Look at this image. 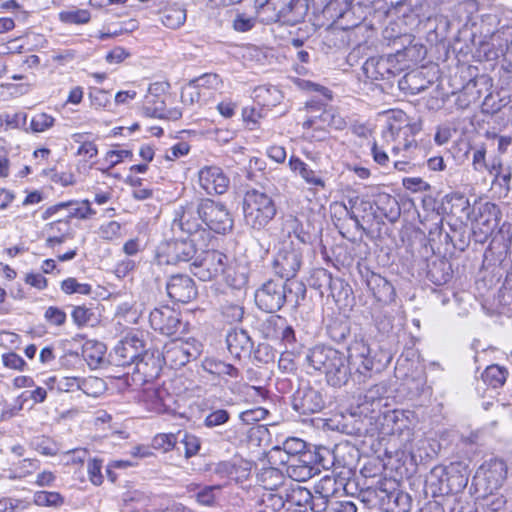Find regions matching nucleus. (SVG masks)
<instances>
[{
    "label": "nucleus",
    "instance_id": "nucleus-29",
    "mask_svg": "<svg viewBox=\"0 0 512 512\" xmlns=\"http://www.w3.org/2000/svg\"><path fill=\"white\" fill-rule=\"evenodd\" d=\"M452 274L451 263L445 258L436 259L428 264L427 278L437 286L449 282Z\"/></svg>",
    "mask_w": 512,
    "mask_h": 512
},
{
    "label": "nucleus",
    "instance_id": "nucleus-44",
    "mask_svg": "<svg viewBox=\"0 0 512 512\" xmlns=\"http://www.w3.org/2000/svg\"><path fill=\"white\" fill-rule=\"evenodd\" d=\"M415 426V414L410 410H402L399 417V422L394 427V435L403 438V441L409 442L413 436V429Z\"/></svg>",
    "mask_w": 512,
    "mask_h": 512
},
{
    "label": "nucleus",
    "instance_id": "nucleus-52",
    "mask_svg": "<svg viewBox=\"0 0 512 512\" xmlns=\"http://www.w3.org/2000/svg\"><path fill=\"white\" fill-rule=\"evenodd\" d=\"M332 279L333 276L328 270L324 268H317L312 272L310 276V285L311 287L319 290L323 295L324 290L327 291L328 285H331Z\"/></svg>",
    "mask_w": 512,
    "mask_h": 512
},
{
    "label": "nucleus",
    "instance_id": "nucleus-42",
    "mask_svg": "<svg viewBox=\"0 0 512 512\" xmlns=\"http://www.w3.org/2000/svg\"><path fill=\"white\" fill-rule=\"evenodd\" d=\"M388 392L387 384L384 382L371 386L364 394L361 406L370 405L371 412L380 409L385 394Z\"/></svg>",
    "mask_w": 512,
    "mask_h": 512
},
{
    "label": "nucleus",
    "instance_id": "nucleus-20",
    "mask_svg": "<svg viewBox=\"0 0 512 512\" xmlns=\"http://www.w3.org/2000/svg\"><path fill=\"white\" fill-rule=\"evenodd\" d=\"M341 354L342 352L332 347L316 345L307 352L306 361L314 370L325 374Z\"/></svg>",
    "mask_w": 512,
    "mask_h": 512
},
{
    "label": "nucleus",
    "instance_id": "nucleus-54",
    "mask_svg": "<svg viewBox=\"0 0 512 512\" xmlns=\"http://www.w3.org/2000/svg\"><path fill=\"white\" fill-rule=\"evenodd\" d=\"M425 26L429 29V32L435 33L437 37H444L449 29L450 23L446 16L434 15L427 18Z\"/></svg>",
    "mask_w": 512,
    "mask_h": 512
},
{
    "label": "nucleus",
    "instance_id": "nucleus-38",
    "mask_svg": "<svg viewBox=\"0 0 512 512\" xmlns=\"http://www.w3.org/2000/svg\"><path fill=\"white\" fill-rule=\"evenodd\" d=\"M450 228L451 232H445L444 234L440 232V236H443L444 241L451 243L455 249L465 251L470 242V233L467 227L463 224H459L458 226H451Z\"/></svg>",
    "mask_w": 512,
    "mask_h": 512
},
{
    "label": "nucleus",
    "instance_id": "nucleus-24",
    "mask_svg": "<svg viewBox=\"0 0 512 512\" xmlns=\"http://www.w3.org/2000/svg\"><path fill=\"white\" fill-rule=\"evenodd\" d=\"M155 359L152 355H149L145 350L141 357H139L133 369V373L131 376L132 381L135 384H143L145 382L150 381L158 374V370L155 367Z\"/></svg>",
    "mask_w": 512,
    "mask_h": 512
},
{
    "label": "nucleus",
    "instance_id": "nucleus-7",
    "mask_svg": "<svg viewBox=\"0 0 512 512\" xmlns=\"http://www.w3.org/2000/svg\"><path fill=\"white\" fill-rule=\"evenodd\" d=\"M421 129V123L410 122L403 111H393L384 136L386 139L391 138L396 143L392 148L393 154L397 155L400 151L409 154L413 149L417 148L415 135Z\"/></svg>",
    "mask_w": 512,
    "mask_h": 512
},
{
    "label": "nucleus",
    "instance_id": "nucleus-57",
    "mask_svg": "<svg viewBox=\"0 0 512 512\" xmlns=\"http://www.w3.org/2000/svg\"><path fill=\"white\" fill-rule=\"evenodd\" d=\"M61 290L66 294L89 295L92 292V287L90 284L79 283L75 278L69 277L62 281Z\"/></svg>",
    "mask_w": 512,
    "mask_h": 512
},
{
    "label": "nucleus",
    "instance_id": "nucleus-62",
    "mask_svg": "<svg viewBox=\"0 0 512 512\" xmlns=\"http://www.w3.org/2000/svg\"><path fill=\"white\" fill-rule=\"evenodd\" d=\"M256 21L257 16L253 17L245 13H237L233 20L232 27L237 32H248L255 27Z\"/></svg>",
    "mask_w": 512,
    "mask_h": 512
},
{
    "label": "nucleus",
    "instance_id": "nucleus-6",
    "mask_svg": "<svg viewBox=\"0 0 512 512\" xmlns=\"http://www.w3.org/2000/svg\"><path fill=\"white\" fill-rule=\"evenodd\" d=\"M498 22L496 15H484L482 18L481 34L483 39L479 41L476 55L486 61L503 57L506 62L509 40L512 38V27L503 26L496 32H491L489 27Z\"/></svg>",
    "mask_w": 512,
    "mask_h": 512
},
{
    "label": "nucleus",
    "instance_id": "nucleus-61",
    "mask_svg": "<svg viewBox=\"0 0 512 512\" xmlns=\"http://www.w3.org/2000/svg\"><path fill=\"white\" fill-rule=\"evenodd\" d=\"M201 90L200 87L191 80L181 91V101L184 104L193 105L200 101Z\"/></svg>",
    "mask_w": 512,
    "mask_h": 512
},
{
    "label": "nucleus",
    "instance_id": "nucleus-56",
    "mask_svg": "<svg viewBox=\"0 0 512 512\" xmlns=\"http://www.w3.org/2000/svg\"><path fill=\"white\" fill-rule=\"evenodd\" d=\"M221 314L229 323L240 322L244 316V308L238 303L226 302L221 306Z\"/></svg>",
    "mask_w": 512,
    "mask_h": 512
},
{
    "label": "nucleus",
    "instance_id": "nucleus-34",
    "mask_svg": "<svg viewBox=\"0 0 512 512\" xmlns=\"http://www.w3.org/2000/svg\"><path fill=\"white\" fill-rule=\"evenodd\" d=\"M97 386L99 389L103 386V381L97 377H89L87 379H78L75 377L65 378L59 384V389L65 391H72L74 387L83 391V393L97 397V391H91L90 387Z\"/></svg>",
    "mask_w": 512,
    "mask_h": 512
},
{
    "label": "nucleus",
    "instance_id": "nucleus-39",
    "mask_svg": "<svg viewBox=\"0 0 512 512\" xmlns=\"http://www.w3.org/2000/svg\"><path fill=\"white\" fill-rule=\"evenodd\" d=\"M326 333L332 341L343 343L350 335V322L343 317H334L329 320Z\"/></svg>",
    "mask_w": 512,
    "mask_h": 512
},
{
    "label": "nucleus",
    "instance_id": "nucleus-35",
    "mask_svg": "<svg viewBox=\"0 0 512 512\" xmlns=\"http://www.w3.org/2000/svg\"><path fill=\"white\" fill-rule=\"evenodd\" d=\"M61 208L68 209V217H76L81 219H86L91 215L95 214V212L90 207V202L88 200H83L81 202L78 201H68L57 204L53 207L47 209V214H53L57 210Z\"/></svg>",
    "mask_w": 512,
    "mask_h": 512
},
{
    "label": "nucleus",
    "instance_id": "nucleus-37",
    "mask_svg": "<svg viewBox=\"0 0 512 512\" xmlns=\"http://www.w3.org/2000/svg\"><path fill=\"white\" fill-rule=\"evenodd\" d=\"M284 490L286 503L299 507H308L312 492L305 487L297 484H290Z\"/></svg>",
    "mask_w": 512,
    "mask_h": 512
},
{
    "label": "nucleus",
    "instance_id": "nucleus-58",
    "mask_svg": "<svg viewBox=\"0 0 512 512\" xmlns=\"http://www.w3.org/2000/svg\"><path fill=\"white\" fill-rule=\"evenodd\" d=\"M230 420V413L226 409H212L204 419V426L215 428L226 424Z\"/></svg>",
    "mask_w": 512,
    "mask_h": 512
},
{
    "label": "nucleus",
    "instance_id": "nucleus-17",
    "mask_svg": "<svg viewBox=\"0 0 512 512\" xmlns=\"http://www.w3.org/2000/svg\"><path fill=\"white\" fill-rule=\"evenodd\" d=\"M144 349V342L137 336H126L109 354V363L118 367H129L142 356Z\"/></svg>",
    "mask_w": 512,
    "mask_h": 512
},
{
    "label": "nucleus",
    "instance_id": "nucleus-19",
    "mask_svg": "<svg viewBox=\"0 0 512 512\" xmlns=\"http://www.w3.org/2000/svg\"><path fill=\"white\" fill-rule=\"evenodd\" d=\"M164 83H153L149 86L143 100V113L147 117L161 118L166 116L164 100Z\"/></svg>",
    "mask_w": 512,
    "mask_h": 512
},
{
    "label": "nucleus",
    "instance_id": "nucleus-53",
    "mask_svg": "<svg viewBox=\"0 0 512 512\" xmlns=\"http://www.w3.org/2000/svg\"><path fill=\"white\" fill-rule=\"evenodd\" d=\"M284 228L289 237L293 234L301 243L309 242L310 234L304 231L301 222L296 217L288 216L284 222Z\"/></svg>",
    "mask_w": 512,
    "mask_h": 512
},
{
    "label": "nucleus",
    "instance_id": "nucleus-46",
    "mask_svg": "<svg viewBox=\"0 0 512 512\" xmlns=\"http://www.w3.org/2000/svg\"><path fill=\"white\" fill-rule=\"evenodd\" d=\"M283 320L284 317L279 315H272L263 320L258 327L262 337L267 340L277 341L280 329H282Z\"/></svg>",
    "mask_w": 512,
    "mask_h": 512
},
{
    "label": "nucleus",
    "instance_id": "nucleus-30",
    "mask_svg": "<svg viewBox=\"0 0 512 512\" xmlns=\"http://www.w3.org/2000/svg\"><path fill=\"white\" fill-rule=\"evenodd\" d=\"M106 345L102 342L89 340L82 347V357L90 368L96 369L105 363Z\"/></svg>",
    "mask_w": 512,
    "mask_h": 512
},
{
    "label": "nucleus",
    "instance_id": "nucleus-11",
    "mask_svg": "<svg viewBox=\"0 0 512 512\" xmlns=\"http://www.w3.org/2000/svg\"><path fill=\"white\" fill-rule=\"evenodd\" d=\"M197 213L202 222L218 234H225L233 227V220L228 210L220 202L202 199L198 204Z\"/></svg>",
    "mask_w": 512,
    "mask_h": 512
},
{
    "label": "nucleus",
    "instance_id": "nucleus-64",
    "mask_svg": "<svg viewBox=\"0 0 512 512\" xmlns=\"http://www.w3.org/2000/svg\"><path fill=\"white\" fill-rule=\"evenodd\" d=\"M282 449L288 456L295 458L306 449V442L300 438L290 437L283 442Z\"/></svg>",
    "mask_w": 512,
    "mask_h": 512
},
{
    "label": "nucleus",
    "instance_id": "nucleus-8",
    "mask_svg": "<svg viewBox=\"0 0 512 512\" xmlns=\"http://www.w3.org/2000/svg\"><path fill=\"white\" fill-rule=\"evenodd\" d=\"M243 213L248 225L261 229L274 218L276 206L268 194H245Z\"/></svg>",
    "mask_w": 512,
    "mask_h": 512
},
{
    "label": "nucleus",
    "instance_id": "nucleus-15",
    "mask_svg": "<svg viewBox=\"0 0 512 512\" xmlns=\"http://www.w3.org/2000/svg\"><path fill=\"white\" fill-rule=\"evenodd\" d=\"M292 407L301 415H311L321 412L326 405V399L321 390L302 383L292 395Z\"/></svg>",
    "mask_w": 512,
    "mask_h": 512
},
{
    "label": "nucleus",
    "instance_id": "nucleus-51",
    "mask_svg": "<svg viewBox=\"0 0 512 512\" xmlns=\"http://www.w3.org/2000/svg\"><path fill=\"white\" fill-rule=\"evenodd\" d=\"M34 502L38 506L60 507L64 503V497L58 492L38 491L34 495Z\"/></svg>",
    "mask_w": 512,
    "mask_h": 512
},
{
    "label": "nucleus",
    "instance_id": "nucleus-28",
    "mask_svg": "<svg viewBox=\"0 0 512 512\" xmlns=\"http://www.w3.org/2000/svg\"><path fill=\"white\" fill-rule=\"evenodd\" d=\"M257 478L265 491H280L288 486L284 474L275 467L262 468L258 472Z\"/></svg>",
    "mask_w": 512,
    "mask_h": 512
},
{
    "label": "nucleus",
    "instance_id": "nucleus-31",
    "mask_svg": "<svg viewBox=\"0 0 512 512\" xmlns=\"http://www.w3.org/2000/svg\"><path fill=\"white\" fill-rule=\"evenodd\" d=\"M286 503L284 490L265 491L256 502V512H278Z\"/></svg>",
    "mask_w": 512,
    "mask_h": 512
},
{
    "label": "nucleus",
    "instance_id": "nucleus-12",
    "mask_svg": "<svg viewBox=\"0 0 512 512\" xmlns=\"http://www.w3.org/2000/svg\"><path fill=\"white\" fill-rule=\"evenodd\" d=\"M357 270L367 290L377 302L387 305L395 300V288L385 277L375 273L368 266L361 263H358Z\"/></svg>",
    "mask_w": 512,
    "mask_h": 512
},
{
    "label": "nucleus",
    "instance_id": "nucleus-63",
    "mask_svg": "<svg viewBox=\"0 0 512 512\" xmlns=\"http://www.w3.org/2000/svg\"><path fill=\"white\" fill-rule=\"evenodd\" d=\"M281 326L282 329H280L279 338L277 341L284 345L285 348H294L297 343L294 328L287 323V320L285 318Z\"/></svg>",
    "mask_w": 512,
    "mask_h": 512
},
{
    "label": "nucleus",
    "instance_id": "nucleus-21",
    "mask_svg": "<svg viewBox=\"0 0 512 512\" xmlns=\"http://www.w3.org/2000/svg\"><path fill=\"white\" fill-rule=\"evenodd\" d=\"M200 187L206 192H226L229 178L217 166H206L198 173Z\"/></svg>",
    "mask_w": 512,
    "mask_h": 512
},
{
    "label": "nucleus",
    "instance_id": "nucleus-25",
    "mask_svg": "<svg viewBox=\"0 0 512 512\" xmlns=\"http://www.w3.org/2000/svg\"><path fill=\"white\" fill-rule=\"evenodd\" d=\"M391 480H379L375 486H369L359 492V499L367 507L372 508L377 505L383 506L384 497H387V486H393Z\"/></svg>",
    "mask_w": 512,
    "mask_h": 512
},
{
    "label": "nucleus",
    "instance_id": "nucleus-26",
    "mask_svg": "<svg viewBox=\"0 0 512 512\" xmlns=\"http://www.w3.org/2000/svg\"><path fill=\"white\" fill-rule=\"evenodd\" d=\"M412 499L408 493L396 489L393 486H387V497H384L383 506L388 512H409Z\"/></svg>",
    "mask_w": 512,
    "mask_h": 512
},
{
    "label": "nucleus",
    "instance_id": "nucleus-22",
    "mask_svg": "<svg viewBox=\"0 0 512 512\" xmlns=\"http://www.w3.org/2000/svg\"><path fill=\"white\" fill-rule=\"evenodd\" d=\"M226 344L230 354L237 359L249 357L254 345L248 332L237 328L228 331Z\"/></svg>",
    "mask_w": 512,
    "mask_h": 512
},
{
    "label": "nucleus",
    "instance_id": "nucleus-4",
    "mask_svg": "<svg viewBox=\"0 0 512 512\" xmlns=\"http://www.w3.org/2000/svg\"><path fill=\"white\" fill-rule=\"evenodd\" d=\"M377 196V200H370L358 195L349 199V208L344 204V209L350 218L355 220L357 226L360 225V219L370 221L386 217L393 220L399 216L400 208L395 198L390 194H377Z\"/></svg>",
    "mask_w": 512,
    "mask_h": 512
},
{
    "label": "nucleus",
    "instance_id": "nucleus-45",
    "mask_svg": "<svg viewBox=\"0 0 512 512\" xmlns=\"http://www.w3.org/2000/svg\"><path fill=\"white\" fill-rule=\"evenodd\" d=\"M167 396L168 393L165 389H146L143 393V400L150 403L148 408L151 411L163 413L168 407L165 399Z\"/></svg>",
    "mask_w": 512,
    "mask_h": 512
},
{
    "label": "nucleus",
    "instance_id": "nucleus-2",
    "mask_svg": "<svg viewBox=\"0 0 512 512\" xmlns=\"http://www.w3.org/2000/svg\"><path fill=\"white\" fill-rule=\"evenodd\" d=\"M306 286L301 281L286 282L282 279H270L256 290L255 303L259 309L275 313L282 309L285 303L297 307L305 299Z\"/></svg>",
    "mask_w": 512,
    "mask_h": 512
},
{
    "label": "nucleus",
    "instance_id": "nucleus-36",
    "mask_svg": "<svg viewBox=\"0 0 512 512\" xmlns=\"http://www.w3.org/2000/svg\"><path fill=\"white\" fill-rule=\"evenodd\" d=\"M203 368L206 372L222 378L229 377L235 379L240 376L238 368L232 364L214 358L206 359L203 362Z\"/></svg>",
    "mask_w": 512,
    "mask_h": 512
},
{
    "label": "nucleus",
    "instance_id": "nucleus-43",
    "mask_svg": "<svg viewBox=\"0 0 512 512\" xmlns=\"http://www.w3.org/2000/svg\"><path fill=\"white\" fill-rule=\"evenodd\" d=\"M317 468H311L308 465H302L291 458L287 460L286 473L288 478L296 482H304L316 474Z\"/></svg>",
    "mask_w": 512,
    "mask_h": 512
},
{
    "label": "nucleus",
    "instance_id": "nucleus-16",
    "mask_svg": "<svg viewBox=\"0 0 512 512\" xmlns=\"http://www.w3.org/2000/svg\"><path fill=\"white\" fill-rule=\"evenodd\" d=\"M302 258L301 249L292 242L283 244L274 258L273 269L282 280L292 282L302 265Z\"/></svg>",
    "mask_w": 512,
    "mask_h": 512
},
{
    "label": "nucleus",
    "instance_id": "nucleus-47",
    "mask_svg": "<svg viewBox=\"0 0 512 512\" xmlns=\"http://www.w3.org/2000/svg\"><path fill=\"white\" fill-rule=\"evenodd\" d=\"M508 371L506 368L493 364L488 366L482 373L483 381L492 388H499L504 385Z\"/></svg>",
    "mask_w": 512,
    "mask_h": 512
},
{
    "label": "nucleus",
    "instance_id": "nucleus-32",
    "mask_svg": "<svg viewBox=\"0 0 512 512\" xmlns=\"http://www.w3.org/2000/svg\"><path fill=\"white\" fill-rule=\"evenodd\" d=\"M327 292L340 306H349L353 301V291L351 286L341 278H334L331 280V285H328Z\"/></svg>",
    "mask_w": 512,
    "mask_h": 512
},
{
    "label": "nucleus",
    "instance_id": "nucleus-60",
    "mask_svg": "<svg viewBox=\"0 0 512 512\" xmlns=\"http://www.w3.org/2000/svg\"><path fill=\"white\" fill-rule=\"evenodd\" d=\"M213 473L221 479H238V466L230 461H222L215 465Z\"/></svg>",
    "mask_w": 512,
    "mask_h": 512
},
{
    "label": "nucleus",
    "instance_id": "nucleus-23",
    "mask_svg": "<svg viewBox=\"0 0 512 512\" xmlns=\"http://www.w3.org/2000/svg\"><path fill=\"white\" fill-rule=\"evenodd\" d=\"M197 249L192 239L175 240L168 246V262L179 264L189 262L196 256Z\"/></svg>",
    "mask_w": 512,
    "mask_h": 512
},
{
    "label": "nucleus",
    "instance_id": "nucleus-1",
    "mask_svg": "<svg viewBox=\"0 0 512 512\" xmlns=\"http://www.w3.org/2000/svg\"><path fill=\"white\" fill-rule=\"evenodd\" d=\"M348 355L343 353L334 360L325 373L330 386L346 385L354 374L358 382H364L373 374L383 371L391 362L392 355L382 348L372 349L362 336H355L347 347Z\"/></svg>",
    "mask_w": 512,
    "mask_h": 512
},
{
    "label": "nucleus",
    "instance_id": "nucleus-48",
    "mask_svg": "<svg viewBox=\"0 0 512 512\" xmlns=\"http://www.w3.org/2000/svg\"><path fill=\"white\" fill-rule=\"evenodd\" d=\"M91 19V14L87 9L70 7L59 13V20L64 24L82 25L87 24Z\"/></svg>",
    "mask_w": 512,
    "mask_h": 512
},
{
    "label": "nucleus",
    "instance_id": "nucleus-40",
    "mask_svg": "<svg viewBox=\"0 0 512 512\" xmlns=\"http://www.w3.org/2000/svg\"><path fill=\"white\" fill-rule=\"evenodd\" d=\"M161 21L170 29L181 27L186 21V9L179 4H173L162 11Z\"/></svg>",
    "mask_w": 512,
    "mask_h": 512
},
{
    "label": "nucleus",
    "instance_id": "nucleus-41",
    "mask_svg": "<svg viewBox=\"0 0 512 512\" xmlns=\"http://www.w3.org/2000/svg\"><path fill=\"white\" fill-rule=\"evenodd\" d=\"M353 1L354 0H331L320 7L327 18L336 21L344 18L350 12Z\"/></svg>",
    "mask_w": 512,
    "mask_h": 512
},
{
    "label": "nucleus",
    "instance_id": "nucleus-14",
    "mask_svg": "<svg viewBox=\"0 0 512 512\" xmlns=\"http://www.w3.org/2000/svg\"><path fill=\"white\" fill-rule=\"evenodd\" d=\"M149 323L153 330L166 336H173L186 330L181 313L167 305L154 308L149 314Z\"/></svg>",
    "mask_w": 512,
    "mask_h": 512
},
{
    "label": "nucleus",
    "instance_id": "nucleus-49",
    "mask_svg": "<svg viewBox=\"0 0 512 512\" xmlns=\"http://www.w3.org/2000/svg\"><path fill=\"white\" fill-rule=\"evenodd\" d=\"M383 37L389 41V44L392 43L395 45L397 42H400L403 47H405V42L409 44L412 42V36L406 32H402L398 22L389 23L383 30Z\"/></svg>",
    "mask_w": 512,
    "mask_h": 512
},
{
    "label": "nucleus",
    "instance_id": "nucleus-33",
    "mask_svg": "<svg viewBox=\"0 0 512 512\" xmlns=\"http://www.w3.org/2000/svg\"><path fill=\"white\" fill-rule=\"evenodd\" d=\"M484 469V478L488 481L492 488H498L502 485L507 476V465L501 459H492Z\"/></svg>",
    "mask_w": 512,
    "mask_h": 512
},
{
    "label": "nucleus",
    "instance_id": "nucleus-55",
    "mask_svg": "<svg viewBox=\"0 0 512 512\" xmlns=\"http://www.w3.org/2000/svg\"><path fill=\"white\" fill-rule=\"evenodd\" d=\"M55 118L47 113L35 114L30 122V129L33 133H42L54 126Z\"/></svg>",
    "mask_w": 512,
    "mask_h": 512
},
{
    "label": "nucleus",
    "instance_id": "nucleus-5",
    "mask_svg": "<svg viewBox=\"0 0 512 512\" xmlns=\"http://www.w3.org/2000/svg\"><path fill=\"white\" fill-rule=\"evenodd\" d=\"M308 9V0H266L257 6L256 16L265 24L281 22L293 26L305 18Z\"/></svg>",
    "mask_w": 512,
    "mask_h": 512
},
{
    "label": "nucleus",
    "instance_id": "nucleus-9",
    "mask_svg": "<svg viewBox=\"0 0 512 512\" xmlns=\"http://www.w3.org/2000/svg\"><path fill=\"white\" fill-rule=\"evenodd\" d=\"M202 345L195 339H174L166 343L162 350L164 363L172 369L185 366L201 354Z\"/></svg>",
    "mask_w": 512,
    "mask_h": 512
},
{
    "label": "nucleus",
    "instance_id": "nucleus-27",
    "mask_svg": "<svg viewBox=\"0 0 512 512\" xmlns=\"http://www.w3.org/2000/svg\"><path fill=\"white\" fill-rule=\"evenodd\" d=\"M432 84L430 80H427L421 71H411L405 74L398 81V87L405 94L417 95Z\"/></svg>",
    "mask_w": 512,
    "mask_h": 512
},
{
    "label": "nucleus",
    "instance_id": "nucleus-10",
    "mask_svg": "<svg viewBox=\"0 0 512 512\" xmlns=\"http://www.w3.org/2000/svg\"><path fill=\"white\" fill-rule=\"evenodd\" d=\"M481 209L480 218L477 220L476 227L473 230L475 236L478 235L477 229L483 235V238L479 239V241L483 242L498 229V233L502 235L503 239L512 245V224L503 222L500 225L502 214L499 207L494 203L486 202Z\"/></svg>",
    "mask_w": 512,
    "mask_h": 512
},
{
    "label": "nucleus",
    "instance_id": "nucleus-59",
    "mask_svg": "<svg viewBox=\"0 0 512 512\" xmlns=\"http://www.w3.org/2000/svg\"><path fill=\"white\" fill-rule=\"evenodd\" d=\"M336 491L337 482L332 476H324L314 485V492L327 498L332 497Z\"/></svg>",
    "mask_w": 512,
    "mask_h": 512
},
{
    "label": "nucleus",
    "instance_id": "nucleus-18",
    "mask_svg": "<svg viewBox=\"0 0 512 512\" xmlns=\"http://www.w3.org/2000/svg\"><path fill=\"white\" fill-rule=\"evenodd\" d=\"M166 290L172 300L180 303H188L197 295L193 279L183 274L171 276L166 284Z\"/></svg>",
    "mask_w": 512,
    "mask_h": 512
},
{
    "label": "nucleus",
    "instance_id": "nucleus-3",
    "mask_svg": "<svg viewBox=\"0 0 512 512\" xmlns=\"http://www.w3.org/2000/svg\"><path fill=\"white\" fill-rule=\"evenodd\" d=\"M426 49L423 46L409 45L403 50L397 49L395 54L367 59L362 70L366 78L372 81H390L404 70L401 61L408 58L411 61L423 59Z\"/></svg>",
    "mask_w": 512,
    "mask_h": 512
},
{
    "label": "nucleus",
    "instance_id": "nucleus-13",
    "mask_svg": "<svg viewBox=\"0 0 512 512\" xmlns=\"http://www.w3.org/2000/svg\"><path fill=\"white\" fill-rule=\"evenodd\" d=\"M228 257L218 250H209L195 258L191 271L202 281H210L226 272Z\"/></svg>",
    "mask_w": 512,
    "mask_h": 512
},
{
    "label": "nucleus",
    "instance_id": "nucleus-50",
    "mask_svg": "<svg viewBox=\"0 0 512 512\" xmlns=\"http://www.w3.org/2000/svg\"><path fill=\"white\" fill-rule=\"evenodd\" d=\"M177 443L183 446L186 458L196 455L201 446L199 438L187 432H178Z\"/></svg>",
    "mask_w": 512,
    "mask_h": 512
}]
</instances>
